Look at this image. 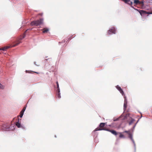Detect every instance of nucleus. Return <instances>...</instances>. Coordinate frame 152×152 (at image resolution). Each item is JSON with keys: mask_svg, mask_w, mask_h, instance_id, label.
<instances>
[{"mask_svg": "<svg viewBox=\"0 0 152 152\" xmlns=\"http://www.w3.org/2000/svg\"><path fill=\"white\" fill-rule=\"evenodd\" d=\"M31 30V29H27L26 31L23 34V36H20L19 37V38H18L16 41H15L13 43V45H10V46L5 47L4 48H0V50H5L6 49L12 47H15L16 46L18 45L21 42V40L24 38L26 36V33L27 32V31L29 30Z\"/></svg>", "mask_w": 152, "mask_h": 152, "instance_id": "1", "label": "nucleus"}, {"mask_svg": "<svg viewBox=\"0 0 152 152\" xmlns=\"http://www.w3.org/2000/svg\"><path fill=\"white\" fill-rule=\"evenodd\" d=\"M43 19L41 18L37 20L33 21L31 23V25L37 26L40 25L43 23Z\"/></svg>", "mask_w": 152, "mask_h": 152, "instance_id": "2", "label": "nucleus"}, {"mask_svg": "<svg viewBox=\"0 0 152 152\" xmlns=\"http://www.w3.org/2000/svg\"><path fill=\"white\" fill-rule=\"evenodd\" d=\"M105 125V123H101L99 125V127L96 128L94 130V132H95L97 131L104 130L107 131V130L108 129L105 128L104 126Z\"/></svg>", "mask_w": 152, "mask_h": 152, "instance_id": "3", "label": "nucleus"}, {"mask_svg": "<svg viewBox=\"0 0 152 152\" xmlns=\"http://www.w3.org/2000/svg\"><path fill=\"white\" fill-rule=\"evenodd\" d=\"M116 30L115 27H112L108 31V34H110L111 33L115 34Z\"/></svg>", "mask_w": 152, "mask_h": 152, "instance_id": "4", "label": "nucleus"}, {"mask_svg": "<svg viewBox=\"0 0 152 152\" xmlns=\"http://www.w3.org/2000/svg\"><path fill=\"white\" fill-rule=\"evenodd\" d=\"M124 2L125 3L128 4L129 5H131L132 4V2L130 0H121Z\"/></svg>", "mask_w": 152, "mask_h": 152, "instance_id": "5", "label": "nucleus"}, {"mask_svg": "<svg viewBox=\"0 0 152 152\" xmlns=\"http://www.w3.org/2000/svg\"><path fill=\"white\" fill-rule=\"evenodd\" d=\"M140 14L142 15L143 14H152V12H147L144 10H141L140 11Z\"/></svg>", "mask_w": 152, "mask_h": 152, "instance_id": "6", "label": "nucleus"}, {"mask_svg": "<svg viewBox=\"0 0 152 152\" xmlns=\"http://www.w3.org/2000/svg\"><path fill=\"white\" fill-rule=\"evenodd\" d=\"M107 131H109L110 132H111L113 134L116 135L118 134V133L116 132L115 131L113 130H110L108 129L107 130Z\"/></svg>", "mask_w": 152, "mask_h": 152, "instance_id": "7", "label": "nucleus"}, {"mask_svg": "<svg viewBox=\"0 0 152 152\" xmlns=\"http://www.w3.org/2000/svg\"><path fill=\"white\" fill-rule=\"evenodd\" d=\"M117 89L120 92L122 95H124V94L123 91L122 90L120 87L117 86H116Z\"/></svg>", "mask_w": 152, "mask_h": 152, "instance_id": "8", "label": "nucleus"}, {"mask_svg": "<svg viewBox=\"0 0 152 152\" xmlns=\"http://www.w3.org/2000/svg\"><path fill=\"white\" fill-rule=\"evenodd\" d=\"M57 93L56 94V96L59 99L61 97L60 89H58V90H57Z\"/></svg>", "mask_w": 152, "mask_h": 152, "instance_id": "9", "label": "nucleus"}, {"mask_svg": "<svg viewBox=\"0 0 152 152\" xmlns=\"http://www.w3.org/2000/svg\"><path fill=\"white\" fill-rule=\"evenodd\" d=\"M49 29L48 28H44L42 30V32L43 33H47L49 31Z\"/></svg>", "mask_w": 152, "mask_h": 152, "instance_id": "10", "label": "nucleus"}, {"mask_svg": "<svg viewBox=\"0 0 152 152\" xmlns=\"http://www.w3.org/2000/svg\"><path fill=\"white\" fill-rule=\"evenodd\" d=\"M129 135V137L130 139L133 142V143H134V141L133 139L132 135L131 132L129 133V134H128Z\"/></svg>", "mask_w": 152, "mask_h": 152, "instance_id": "11", "label": "nucleus"}, {"mask_svg": "<svg viewBox=\"0 0 152 152\" xmlns=\"http://www.w3.org/2000/svg\"><path fill=\"white\" fill-rule=\"evenodd\" d=\"M118 134H119V137L120 138H125V137L121 132H118Z\"/></svg>", "mask_w": 152, "mask_h": 152, "instance_id": "12", "label": "nucleus"}, {"mask_svg": "<svg viewBox=\"0 0 152 152\" xmlns=\"http://www.w3.org/2000/svg\"><path fill=\"white\" fill-rule=\"evenodd\" d=\"M16 125L18 127V128H20V127L21 125L20 123L19 122V119H18V121L16 123Z\"/></svg>", "mask_w": 152, "mask_h": 152, "instance_id": "13", "label": "nucleus"}, {"mask_svg": "<svg viewBox=\"0 0 152 152\" xmlns=\"http://www.w3.org/2000/svg\"><path fill=\"white\" fill-rule=\"evenodd\" d=\"M134 2L136 5H137L139 4L140 1L138 0H134Z\"/></svg>", "mask_w": 152, "mask_h": 152, "instance_id": "14", "label": "nucleus"}, {"mask_svg": "<svg viewBox=\"0 0 152 152\" xmlns=\"http://www.w3.org/2000/svg\"><path fill=\"white\" fill-rule=\"evenodd\" d=\"M134 121V120L132 118H131V121L129 122V125L131 124Z\"/></svg>", "mask_w": 152, "mask_h": 152, "instance_id": "15", "label": "nucleus"}, {"mask_svg": "<svg viewBox=\"0 0 152 152\" xmlns=\"http://www.w3.org/2000/svg\"><path fill=\"white\" fill-rule=\"evenodd\" d=\"M24 112L22 111H21V112H20V117L21 118L22 117L23 115V113H24Z\"/></svg>", "mask_w": 152, "mask_h": 152, "instance_id": "16", "label": "nucleus"}, {"mask_svg": "<svg viewBox=\"0 0 152 152\" xmlns=\"http://www.w3.org/2000/svg\"><path fill=\"white\" fill-rule=\"evenodd\" d=\"M124 109H125L127 107V103H124Z\"/></svg>", "mask_w": 152, "mask_h": 152, "instance_id": "17", "label": "nucleus"}, {"mask_svg": "<svg viewBox=\"0 0 152 152\" xmlns=\"http://www.w3.org/2000/svg\"><path fill=\"white\" fill-rule=\"evenodd\" d=\"M4 86L2 85L0 83V88L1 89H4Z\"/></svg>", "mask_w": 152, "mask_h": 152, "instance_id": "18", "label": "nucleus"}, {"mask_svg": "<svg viewBox=\"0 0 152 152\" xmlns=\"http://www.w3.org/2000/svg\"><path fill=\"white\" fill-rule=\"evenodd\" d=\"M56 84H57V90H58V89H59V85H58V81H57L56 82Z\"/></svg>", "mask_w": 152, "mask_h": 152, "instance_id": "19", "label": "nucleus"}, {"mask_svg": "<svg viewBox=\"0 0 152 152\" xmlns=\"http://www.w3.org/2000/svg\"><path fill=\"white\" fill-rule=\"evenodd\" d=\"M125 99L124 103H127V100L126 98V97L125 96L124 94V95Z\"/></svg>", "mask_w": 152, "mask_h": 152, "instance_id": "20", "label": "nucleus"}, {"mask_svg": "<svg viewBox=\"0 0 152 152\" xmlns=\"http://www.w3.org/2000/svg\"><path fill=\"white\" fill-rule=\"evenodd\" d=\"M130 132L129 131H124L123 132V133H127L128 134H129V133H130Z\"/></svg>", "mask_w": 152, "mask_h": 152, "instance_id": "21", "label": "nucleus"}, {"mask_svg": "<svg viewBox=\"0 0 152 152\" xmlns=\"http://www.w3.org/2000/svg\"><path fill=\"white\" fill-rule=\"evenodd\" d=\"M26 107H24L23 108V109H22V110H21V111L24 112V111H25V110H26Z\"/></svg>", "mask_w": 152, "mask_h": 152, "instance_id": "22", "label": "nucleus"}, {"mask_svg": "<svg viewBox=\"0 0 152 152\" xmlns=\"http://www.w3.org/2000/svg\"><path fill=\"white\" fill-rule=\"evenodd\" d=\"M143 2L142 1H140V2L139 3V4H143Z\"/></svg>", "mask_w": 152, "mask_h": 152, "instance_id": "23", "label": "nucleus"}, {"mask_svg": "<svg viewBox=\"0 0 152 152\" xmlns=\"http://www.w3.org/2000/svg\"><path fill=\"white\" fill-rule=\"evenodd\" d=\"M34 72L35 73H37V74H38V72Z\"/></svg>", "mask_w": 152, "mask_h": 152, "instance_id": "24", "label": "nucleus"}]
</instances>
